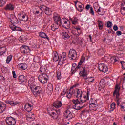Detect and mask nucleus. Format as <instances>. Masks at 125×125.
<instances>
[{"label": "nucleus", "mask_w": 125, "mask_h": 125, "mask_svg": "<svg viewBox=\"0 0 125 125\" xmlns=\"http://www.w3.org/2000/svg\"><path fill=\"white\" fill-rule=\"evenodd\" d=\"M73 94L77 98H78L79 100L82 103H84V102L89 100V91L83 92L81 90L75 89L74 90Z\"/></svg>", "instance_id": "nucleus-1"}, {"label": "nucleus", "mask_w": 125, "mask_h": 125, "mask_svg": "<svg viewBox=\"0 0 125 125\" xmlns=\"http://www.w3.org/2000/svg\"><path fill=\"white\" fill-rule=\"evenodd\" d=\"M54 21L55 23H58L59 26H60V24L65 29H69L71 27V24L70 23V21L69 20L66 18L60 19V17L58 14H55L54 15Z\"/></svg>", "instance_id": "nucleus-2"}, {"label": "nucleus", "mask_w": 125, "mask_h": 125, "mask_svg": "<svg viewBox=\"0 0 125 125\" xmlns=\"http://www.w3.org/2000/svg\"><path fill=\"white\" fill-rule=\"evenodd\" d=\"M29 86H30L32 92L33 93L35 96H38V95H40V93H41V91L40 90V87H38L32 83L31 81H29Z\"/></svg>", "instance_id": "nucleus-3"}, {"label": "nucleus", "mask_w": 125, "mask_h": 125, "mask_svg": "<svg viewBox=\"0 0 125 125\" xmlns=\"http://www.w3.org/2000/svg\"><path fill=\"white\" fill-rule=\"evenodd\" d=\"M84 61H85V58H84L83 56L82 57L77 66V64L76 63H74L72 65L71 71L75 72V71H76V69H80V68L82 67V65H83V63H84Z\"/></svg>", "instance_id": "nucleus-4"}, {"label": "nucleus", "mask_w": 125, "mask_h": 125, "mask_svg": "<svg viewBox=\"0 0 125 125\" xmlns=\"http://www.w3.org/2000/svg\"><path fill=\"white\" fill-rule=\"evenodd\" d=\"M73 103L74 105L72 106V108L75 110H81L82 108H83V106L81 104V103H80L78 99L74 100Z\"/></svg>", "instance_id": "nucleus-5"}, {"label": "nucleus", "mask_w": 125, "mask_h": 125, "mask_svg": "<svg viewBox=\"0 0 125 125\" xmlns=\"http://www.w3.org/2000/svg\"><path fill=\"white\" fill-rule=\"evenodd\" d=\"M18 17L19 20L22 21L23 22H27V21H28V15L25 13H19Z\"/></svg>", "instance_id": "nucleus-6"}, {"label": "nucleus", "mask_w": 125, "mask_h": 125, "mask_svg": "<svg viewBox=\"0 0 125 125\" xmlns=\"http://www.w3.org/2000/svg\"><path fill=\"white\" fill-rule=\"evenodd\" d=\"M38 79L42 83L44 84V83H47L48 76H47V75L43 74L40 75L38 77Z\"/></svg>", "instance_id": "nucleus-7"}, {"label": "nucleus", "mask_w": 125, "mask_h": 125, "mask_svg": "<svg viewBox=\"0 0 125 125\" xmlns=\"http://www.w3.org/2000/svg\"><path fill=\"white\" fill-rule=\"evenodd\" d=\"M68 56L71 58V60H76V59H77V57L78 56L77 51L74 49H70L69 52Z\"/></svg>", "instance_id": "nucleus-8"}, {"label": "nucleus", "mask_w": 125, "mask_h": 125, "mask_svg": "<svg viewBox=\"0 0 125 125\" xmlns=\"http://www.w3.org/2000/svg\"><path fill=\"white\" fill-rule=\"evenodd\" d=\"M47 112L52 117V119L54 120H57V118H58V116H59V110H55L54 111H49V110L47 109Z\"/></svg>", "instance_id": "nucleus-9"}, {"label": "nucleus", "mask_w": 125, "mask_h": 125, "mask_svg": "<svg viewBox=\"0 0 125 125\" xmlns=\"http://www.w3.org/2000/svg\"><path fill=\"white\" fill-rule=\"evenodd\" d=\"M99 70L101 72H102L103 73H106V72H108L109 71V68H108V66L104 63H101L99 64Z\"/></svg>", "instance_id": "nucleus-10"}, {"label": "nucleus", "mask_w": 125, "mask_h": 125, "mask_svg": "<svg viewBox=\"0 0 125 125\" xmlns=\"http://www.w3.org/2000/svg\"><path fill=\"white\" fill-rule=\"evenodd\" d=\"M40 9L42 11H44L47 15H50L52 13L51 10L44 5L40 6Z\"/></svg>", "instance_id": "nucleus-11"}, {"label": "nucleus", "mask_w": 125, "mask_h": 125, "mask_svg": "<svg viewBox=\"0 0 125 125\" xmlns=\"http://www.w3.org/2000/svg\"><path fill=\"white\" fill-rule=\"evenodd\" d=\"M6 123L9 125H14L16 124V120L12 117H8L6 119Z\"/></svg>", "instance_id": "nucleus-12"}, {"label": "nucleus", "mask_w": 125, "mask_h": 125, "mask_svg": "<svg viewBox=\"0 0 125 125\" xmlns=\"http://www.w3.org/2000/svg\"><path fill=\"white\" fill-rule=\"evenodd\" d=\"M67 60V53L65 52H63L61 56V58L59 61L60 65H62L64 63V61Z\"/></svg>", "instance_id": "nucleus-13"}, {"label": "nucleus", "mask_w": 125, "mask_h": 125, "mask_svg": "<svg viewBox=\"0 0 125 125\" xmlns=\"http://www.w3.org/2000/svg\"><path fill=\"white\" fill-rule=\"evenodd\" d=\"M90 104L89 105V109L91 111H96L97 110V104L96 102H92L91 100L90 101Z\"/></svg>", "instance_id": "nucleus-14"}, {"label": "nucleus", "mask_w": 125, "mask_h": 125, "mask_svg": "<svg viewBox=\"0 0 125 125\" xmlns=\"http://www.w3.org/2000/svg\"><path fill=\"white\" fill-rule=\"evenodd\" d=\"M8 20L12 24H18V19H17L16 16L14 15H10Z\"/></svg>", "instance_id": "nucleus-15"}, {"label": "nucleus", "mask_w": 125, "mask_h": 125, "mask_svg": "<svg viewBox=\"0 0 125 125\" xmlns=\"http://www.w3.org/2000/svg\"><path fill=\"white\" fill-rule=\"evenodd\" d=\"M74 31L72 32L73 35L75 36H80L82 31L81 30V27L80 26H73Z\"/></svg>", "instance_id": "nucleus-16"}, {"label": "nucleus", "mask_w": 125, "mask_h": 125, "mask_svg": "<svg viewBox=\"0 0 125 125\" xmlns=\"http://www.w3.org/2000/svg\"><path fill=\"white\" fill-rule=\"evenodd\" d=\"M64 117L68 120H71L73 119V113L69 110H66L64 112Z\"/></svg>", "instance_id": "nucleus-17"}, {"label": "nucleus", "mask_w": 125, "mask_h": 125, "mask_svg": "<svg viewBox=\"0 0 125 125\" xmlns=\"http://www.w3.org/2000/svg\"><path fill=\"white\" fill-rule=\"evenodd\" d=\"M21 50L22 53L27 54V53H30V48L27 46H22L21 48Z\"/></svg>", "instance_id": "nucleus-18"}, {"label": "nucleus", "mask_w": 125, "mask_h": 125, "mask_svg": "<svg viewBox=\"0 0 125 125\" xmlns=\"http://www.w3.org/2000/svg\"><path fill=\"white\" fill-rule=\"evenodd\" d=\"M98 6V4L96 3H94L93 4V7L94 9L98 12L100 15H103L104 14V11L103 9H100V8L97 9V7Z\"/></svg>", "instance_id": "nucleus-19"}, {"label": "nucleus", "mask_w": 125, "mask_h": 125, "mask_svg": "<svg viewBox=\"0 0 125 125\" xmlns=\"http://www.w3.org/2000/svg\"><path fill=\"white\" fill-rule=\"evenodd\" d=\"M87 71H88L87 66L83 67V71H81L79 73L80 76H81V77H83V78L86 77V76H87V74H88V73H86Z\"/></svg>", "instance_id": "nucleus-20"}, {"label": "nucleus", "mask_w": 125, "mask_h": 125, "mask_svg": "<svg viewBox=\"0 0 125 125\" xmlns=\"http://www.w3.org/2000/svg\"><path fill=\"white\" fill-rule=\"evenodd\" d=\"M6 104H9L11 106H16L17 105H19V102L18 101H9V100H6L5 101Z\"/></svg>", "instance_id": "nucleus-21"}, {"label": "nucleus", "mask_w": 125, "mask_h": 125, "mask_svg": "<svg viewBox=\"0 0 125 125\" xmlns=\"http://www.w3.org/2000/svg\"><path fill=\"white\" fill-rule=\"evenodd\" d=\"M28 121H34L35 120V115L32 112H29L27 115Z\"/></svg>", "instance_id": "nucleus-22"}, {"label": "nucleus", "mask_w": 125, "mask_h": 125, "mask_svg": "<svg viewBox=\"0 0 125 125\" xmlns=\"http://www.w3.org/2000/svg\"><path fill=\"white\" fill-rule=\"evenodd\" d=\"M62 105L63 104H62V102L59 101L55 102L53 104V106L55 107V108H61Z\"/></svg>", "instance_id": "nucleus-23"}, {"label": "nucleus", "mask_w": 125, "mask_h": 125, "mask_svg": "<svg viewBox=\"0 0 125 125\" xmlns=\"http://www.w3.org/2000/svg\"><path fill=\"white\" fill-rule=\"evenodd\" d=\"M52 57L54 62H56V61H58V60L59 59V56H58V53H57V52L55 51L53 52Z\"/></svg>", "instance_id": "nucleus-24"}, {"label": "nucleus", "mask_w": 125, "mask_h": 125, "mask_svg": "<svg viewBox=\"0 0 125 125\" xmlns=\"http://www.w3.org/2000/svg\"><path fill=\"white\" fill-rule=\"evenodd\" d=\"M6 108L5 104L0 101V113H2V112L5 111Z\"/></svg>", "instance_id": "nucleus-25"}, {"label": "nucleus", "mask_w": 125, "mask_h": 125, "mask_svg": "<svg viewBox=\"0 0 125 125\" xmlns=\"http://www.w3.org/2000/svg\"><path fill=\"white\" fill-rule=\"evenodd\" d=\"M19 69L21 70H26L28 68V65L25 63H20L18 65Z\"/></svg>", "instance_id": "nucleus-26"}, {"label": "nucleus", "mask_w": 125, "mask_h": 125, "mask_svg": "<svg viewBox=\"0 0 125 125\" xmlns=\"http://www.w3.org/2000/svg\"><path fill=\"white\" fill-rule=\"evenodd\" d=\"M26 81V77L23 75H20L19 76V82L21 84Z\"/></svg>", "instance_id": "nucleus-27"}, {"label": "nucleus", "mask_w": 125, "mask_h": 125, "mask_svg": "<svg viewBox=\"0 0 125 125\" xmlns=\"http://www.w3.org/2000/svg\"><path fill=\"white\" fill-rule=\"evenodd\" d=\"M120 86L119 85H116L115 87V90L113 93V95H116L117 98H118V96H119V93H120Z\"/></svg>", "instance_id": "nucleus-28"}, {"label": "nucleus", "mask_w": 125, "mask_h": 125, "mask_svg": "<svg viewBox=\"0 0 125 125\" xmlns=\"http://www.w3.org/2000/svg\"><path fill=\"white\" fill-rule=\"evenodd\" d=\"M25 110L27 112H31L33 110V106L29 104H27L25 106Z\"/></svg>", "instance_id": "nucleus-29"}, {"label": "nucleus", "mask_w": 125, "mask_h": 125, "mask_svg": "<svg viewBox=\"0 0 125 125\" xmlns=\"http://www.w3.org/2000/svg\"><path fill=\"white\" fill-rule=\"evenodd\" d=\"M62 37L64 40H68V39H70V35L66 32H63L62 33Z\"/></svg>", "instance_id": "nucleus-30"}, {"label": "nucleus", "mask_w": 125, "mask_h": 125, "mask_svg": "<svg viewBox=\"0 0 125 125\" xmlns=\"http://www.w3.org/2000/svg\"><path fill=\"white\" fill-rule=\"evenodd\" d=\"M69 20L71 21L73 25H77V24L79 23V20L76 17L72 19L70 18Z\"/></svg>", "instance_id": "nucleus-31"}, {"label": "nucleus", "mask_w": 125, "mask_h": 125, "mask_svg": "<svg viewBox=\"0 0 125 125\" xmlns=\"http://www.w3.org/2000/svg\"><path fill=\"white\" fill-rule=\"evenodd\" d=\"M85 83H92L93 82H94V77H88L86 78H85Z\"/></svg>", "instance_id": "nucleus-32"}, {"label": "nucleus", "mask_w": 125, "mask_h": 125, "mask_svg": "<svg viewBox=\"0 0 125 125\" xmlns=\"http://www.w3.org/2000/svg\"><path fill=\"white\" fill-rule=\"evenodd\" d=\"M52 90H53L52 84H48L47 87V89H46L47 93H48V94H49V93H51V92H52Z\"/></svg>", "instance_id": "nucleus-33"}, {"label": "nucleus", "mask_w": 125, "mask_h": 125, "mask_svg": "<svg viewBox=\"0 0 125 125\" xmlns=\"http://www.w3.org/2000/svg\"><path fill=\"white\" fill-rule=\"evenodd\" d=\"M59 25L58 22H55L54 24L51 25V30L52 31H55L58 29V26Z\"/></svg>", "instance_id": "nucleus-34"}, {"label": "nucleus", "mask_w": 125, "mask_h": 125, "mask_svg": "<svg viewBox=\"0 0 125 125\" xmlns=\"http://www.w3.org/2000/svg\"><path fill=\"white\" fill-rule=\"evenodd\" d=\"M10 28L12 31H19L20 32H22V31H23V29L21 28L15 26V25H12Z\"/></svg>", "instance_id": "nucleus-35"}, {"label": "nucleus", "mask_w": 125, "mask_h": 125, "mask_svg": "<svg viewBox=\"0 0 125 125\" xmlns=\"http://www.w3.org/2000/svg\"><path fill=\"white\" fill-rule=\"evenodd\" d=\"M74 93H75L74 92V89L73 88H71L69 90V92L67 94V98H71V97H72V95H73Z\"/></svg>", "instance_id": "nucleus-36"}, {"label": "nucleus", "mask_w": 125, "mask_h": 125, "mask_svg": "<svg viewBox=\"0 0 125 125\" xmlns=\"http://www.w3.org/2000/svg\"><path fill=\"white\" fill-rule=\"evenodd\" d=\"M39 36L41 38H43L44 39H46L47 40H49L48 38V37H47V35H46V34L44 32H40Z\"/></svg>", "instance_id": "nucleus-37"}, {"label": "nucleus", "mask_w": 125, "mask_h": 125, "mask_svg": "<svg viewBox=\"0 0 125 125\" xmlns=\"http://www.w3.org/2000/svg\"><path fill=\"white\" fill-rule=\"evenodd\" d=\"M87 116H88V111L84 110L82 112V113H81L82 118H86V117H87Z\"/></svg>", "instance_id": "nucleus-38"}, {"label": "nucleus", "mask_w": 125, "mask_h": 125, "mask_svg": "<svg viewBox=\"0 0 125 125\" xmlns=\"http://www.w3.org/2000/svg\"><path fill=\"white\" fill-rule=\"evenodd\" d=\"M14 8L13 7V5H12V4H9L6 5L5 9L6 10H13Z\"/></svg>", "instance_id": "nucleus-39"}, {"label": "nucleus", "mask_w": 125, "mask_h": 125, "mask_svg": "<svg viewBox=\"0 0 125 125\" xmlns=\"http://www.w3.org/2000/svg\"><path fill=\"white\" fill-rule=\"evenodd\" d=\"M12 57L13 56L12 55H10L7 57V59L6 60V64H9L11 61L12 60Z\"/></svg>", "instance_id": "nucleus-40"}, {"label": "nucleus", "mask_w": 125, "mask_h": 125, "mask_svg": "<svg viewBox=\"0 0 125 125\" xmlns=\"http://www.w3.org/2000/svg\"><path fill=\"white\" fill-rule=\"evenodd\" d=\"M19 41L20 42L23 43L26 42V39L23 36H21L19 38Z\"/></svg>", "instance_id": "nucleus-41"}, {"label": "nucleus", "mask_w": 125, "mask_h": 125, "mask_svg": "<svg viewBox=\"0 0 125 125\" xmlns=\"http://www.w3.org/2000/svg\"><path fill=\"white\" fill-rule=\"evenodd\" d=\"M98 25L99 29L100 30H102L103 28V23H102V21H98Z\"/></svg>", "instance_id": "nucleus-42"}, {"label": "nucleus", "mask_w": 125, "mask_h": 125, "mask_svg": "<svg viewBox=\"0 0 125 125\" xmlns=\"http://www.w3.org/2000/svg\"><path fill=\"white\" fill-rule=\"evenodd\" d=\"M105 87V84L104 83H102V81H100L99 83V88H104Z\"/></svg>", "instance_id": "nucleus-43"}, {"label": "nucleus", "mask_w": 125, "mask_h": 125, "mask_svg": "<svg viewBox=\"0 0 125 125\" xmlns=\"http://www.w3.org/2000/svg\"><path fill=\"white\" fill-rule=\"evenodd\" d=\"M120 107L121 108V111L122 112H125V103H122L120 105Z\"/></svg>", "instance_id": "nucleus-44"}, {"label": "nucleus", "mask_w": 125, "mask_h": 125, "mask_svg": "<svg viewBox=\"0 0 125 125\" xmlns=\"http://www.w3.org/2000/svg\"><path fill=\"white\" fill-rule=\"evenodd\" d=\"M0 49L1 50H3L1 52H0V55H2L3 53H5V52H6V48L5 47H2Z\"/></svg>", "instance_id": "nucleus-45"}, {"label": "nucleus", "mask_w": 125, "mask_h": 125, "mask_svg": "<svg viewBox=\"0 0 125 125\" xmlns=\"http://www.w3.org/2000/svg\"><path fill=\"white\" fill-rule=\"evenodd\" d=\"M78 7H79L78 10L80 12H82V11L83 10V4L79 3V4L78 5Z\"/></svg>", "instance_id": "nucleus-46"}, {"label": "nucleus", "mask_w": 125, "mask_h": 125, "mask_svg": "<svg viewBox=\"0 0 125 125\" xmlns=\"http://www.w3.org/2000/svg\"><path fill=\"white\" fill-rule=\"evenodd\" d=\"M45 71H46L45 66H42L40 67V72H41V73H45Z\"/></svg>", "instance_id": "nucleus-47"}, {"label": "nucleus", "mask_w": 125, "mask_h": 125, "mask_svg": "<svg viewBox=\"0 0 125 125\" xmlns=\"http://www.w3.org/2000/svg\"><path fill=\"white\" fill-rule=\"evenodd\" d=\"M110 110L111 111H114L115 110V108H116V104L115 103H113L110 105Z\"/></svg>", "instance_id": "nucleus-48"}, {"label": "nucleus", "mask_w": 125, "mask_h": 125, "mask_svg": "<svg viewBox=\"0 0 125 125\" xmlns=\"http://www.w3.org/2000/svg\"><path fill=\"white\" fill-rule=\"evenodd\" d=\"M107 28H112L113 27V23L111 21H108L107 22Z\"/></svg>", "instance_id": "nucleus-49"}, {"label": "nucleus", "mask_w": 125, "mask_h": 125, "mask_svg": "<svg viewBox=\"0 0 125 125\" xmlns=\"http://www.w3.org/2000/svg\"><path fill=\"white\" fill-rule=\"evenodd\" d=\"M120 63L122 66V68L124 70H125V62H124V61H121Z\"/></svg>", "instance_id": "nucleus-50"}, {"label": "nucleus", "mask_w": 125, "mask_h": 125, "mask_svg": "<svg viewBox=\"0 0 125 125\" xmlns=\"http://www.w3.org/2000/svg\"><path fill=\"white\" fill-rule=\"evenodd\" d=\"M5 4V1L3 0H0V7L3 6Z\"/></svg>", "instance_id": "nucleus-51"}, {"label": "nucleus", "mask_w": 125, "mask_h": 125, "mask_svg": "<svg viewBox=\"0 0 125 125\" xmlns=\"http://www.w3.org/2000/svg\"><path fill=\"white\" fill-rule=\"evenodd\" d=\"M90 13L92 15H94V11H93V8H92V7L90 8Z\"/></svg>", "instance_id": "nucleus-52"}, {"label": "nucleus", "mask_w": 125, "mask_h": 125, "mask_svg": "<svg viewBox=\"0 0 125 125\" xmlns=\"http://www.w3.org/2000/svg\"><path fill=\"white\" fill-rule=\"evenodd\" d=\"M121 14L123 15H125V7H123L121 10Z\"/></svg>", "instance_id": "nucleus-53"}, {"label": "nucleus", "mask_w": 125, "mask_h": 125, "mask_svg": "<svg viewBox=\"0 0 125 125\" xmlns=\"http://www.w3.org/2000/svg\"><path fill=\"white\" fill-rule=\"evenodd\" d=\"M57 78L58 80H60V79H61V75L59 74V71L57 72Z\"/></svg>", "instance_id": "nucleus-54"}, {"label": "nucleus", "mask_w": 125, "mask_h": 125, "mask_svg": "<svg viewBox=\"0 0 125 125\" xmlns=\"http://www.w3.org/2000/svg\"><path fill=\"white\" fill-rule=\"evenodd\" d=\"M113 30L114 31H118V30H119V27H118V26L117 25H114Z\"/></svg>", "instance_id": "nucleus-55"}, {"label": "nucleus", "mask_w": 125, "mask_h": 125, "mask_svg": "<svg viewBox=\"0 0 125 125\" xmlns=\"http://www.w3.org/2000/svg\"><path fill=\"white\" fill-rule=\"evenodd\" d=\"M116 35L117 36H121L122 35V31H117L116 32Z\"/></svg>", "instance_id": "nucleus-56"}, {"label": "nucleus", "mask_w": 125, "mask_h": 125, "mask_svg": "<svg viewBox=\"0 0 125 125\" xmlns=\"http://www.w3.org/2000/svg\"><path fill=\"white\" fill-rule=\"evenodd\" d=\"M66 92H67V89H64L63 91L62 92V95H65V94H66Z\"/></svg>", "instance_id": "nucleus-57"}, {"label": "nucleus", "mask_w": 125, "mask_h": 125, "mask_svg": "<svg viewBox=\"0 0 125 125\" xmlns=\"http://www.w3.org/2000/svg\"><path fill=\"white\" fill-rule=\"evenodd\" d=\"M12 74H13V78H14V79H15L16 78V74L15 73V71H12Z\"/></svg>", "instance_id": "nucleus-58"}, {"label": "nucleus", "mask_w": 125, "mask_h": 125, "mask_svg": "<svg viewBox=\"0 0 125 125\" xmlns=\"http://www.w3.org/2000/svg\"><path fill=\"white\" fill-rule=\"evenodd\" d=\"M111 60H112V61H114V62H117V59H116V58L115 57H113L111 58Z\"/></svg>", "instance_id": "nucleus-59"}, {"label": "nucleus", "mask_w": 125, "mask_h": 125, "mask_svg": "<svg viewBox=\"0 0 125 125\" xmlns=\"http://www.w3.org/2000/svg\"><path fill=\"white\" fill-rule=\"evenodd\" d=\"M91 7H90V5H87L86 6L85 8L86 9H87V10H88V9H89V8H90Z\"/></svg>", "instance_id": "nucleus-60"}, {"label": "nucleus", "mask_w": 125, "mask_h": 125, "mask_svg": "<svg viewBox=\"0 0 125 125\" xmlns=\"http://www.w3.org/2000/svg\"><path fill=\"white\" fill-rule=\"evenodd\" d=\"M21 2H25L26 1V0H20Z\"/></svg>", "instance_id": "nucleus-61"}, {"label": "nucleus", "mask_w": 125, "mask_h": 125, "mask_svg": "<svg viewBox=\"0 0 125 125\" xmlns=\"http://www.w3.org/2000/svg\"><path fill=\"white\" fill-rule=\"evenodd\" d=\"M75 125H82V124H81V123H77V124H76Z\"/></svg>", "instance_id": "nucleus-62"}, {"label": "nucleus", "mask_w": 125, "mask_h": 125, "mask_svg": "<svg viewBox=\"0 0 125 125\" xmlns=\"http://www.w3.org/2000/svg\"><path fill=\"white\" fill-rule=\"evenodd\" d=\"M89 38L90 41H91V35H89Z\"/></svg>", "instance_id": "nucleus-63"}, {"label": "nucleus", "mask_w": 125, "mask_h": 125, "mask_svg": "<svg viewBox=\"0 0 125 125\" xmlns=\"http://www.w3.org/2000/svg\"><path fill=\"white\" fill-rule=\"evenodd\" d=\"M36 12L37 14H39V13H40V11H37Z\"/></svg>", "instance_id": "nucleus-64"}]
</instances>
